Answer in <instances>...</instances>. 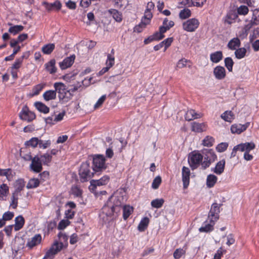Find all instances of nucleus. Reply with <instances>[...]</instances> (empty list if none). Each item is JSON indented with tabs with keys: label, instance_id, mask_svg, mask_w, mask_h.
<instances>
[{
	"label": "nucleus",
	"instance_id": "1",
	"mask_svg": "<svg viewBox=\"0 0 259 259\" xmlns=\"http://www.w3.org/2000/svg\"><path fill=\"white\" fill-rule=\"evenodd\" d=\"M123 200L122 196H111L102 207V213L111 218L114 213H117L120 211Z\"/></svg>",
	"mask_w": 259,
	"mask_h": 259
},
{
	"label": "nucleus",
	"instance_id": "2",
	"mask_svg": "<svg viewBox=\"0 0 259 259\" xmlns=\"http://www.w3.org/2000/svg\"><path fill=\"white\" fill-rule=\"evenodd\" d=\"M96 175H98L95 171L92 170V166H90L89 161H85L81 164L79 170L80 180L81 182L88 181Z\"/></svg>",
	"mask_w": 259,
	"mask_h": 259
},
{
	"label": "nucleus",
	"instance_id": "3",
	"mask_svg": "<svg viewBox=\"0 0 259 259\" xmlns=\"http://www.w3.org/2000/svg\"><path fill=\"white\" fill-rule=\"evenodd\" d=\"M106 168L105 158L103 155H95L93 158L92 170L99 175L100 172Z\"/></svg>",
	"mask_w": 259,
	"mask_h": 259
},
{
	"label": "nucleus",
	"instance_id": "4",
	"mask_svg": "<svg viewBox=\"0 0 259 259\" xmlns=\"http://www.w3.org/2000/svg\"><path fill=\"white\" fill-rule=\"evenodd\" d=\"M203 156L197 151L190 153L188 157V162L192 170L197 168L202 162Z\"/></svg>",
	"mask_w": 259,
	"mask_h": 259
},
{
	"label": "nucleus",
	"instance_id": "5",
	"mask_svg": "<svg viewBox=\"0 0 259 259\" xmlns=\"http://www.w3.org/2000/svg\"><path fill=\"white\" fill-rule=\"evenodd\" d=\"M202 154L204 155V160L201 163V166L205 169L216 160L217 157L212 149H204Z\"/></svg>",
	"mask_w": 259,
	"mask_h": 259
},
{
	"label": "nucleus",
	"instance_id": "6",
	"mask_svg": "<svg viewBox=\"0 0 259 259\" xmlns=\"http://www.w3.org/2000/svg\"><path fill=\"white\" fill-rule=\"evenodd\" d=\"M222 205V204H219L217 203H213L212 204L208 216V219L209 220L210 223H213V224H214V223L219 219L220 207Z\"/></svg>",
	"mask_w": 259,
	"mask_h": 259
},
{
	"label": "nucleus",
	"instance_id": "7",
	"mask_svg": "<svg viewBox=\"0 0 259 259\" xmlns=\"http://www.w3.org/2000/svg\"><path fill=\"white\" fill-rule=\"evenodd\" d=\"M63 246V244L62 242H55L51 248L47 251L42 259H53L55 255L62 249Z\"/></svg>",
	"mask_w": 259,
	"mask_h": 259
},
{
	"label": "nucleus",
	"instance_id": "8",
	"mask_svg": "<svg viewBox=\"0 0 259 259\" xmlns=\"http://www.w3.org/2000/svg\"><path fill=\"white\" fill-rule=\"evenodd\" d=\"M199 22L197 19L192 18L183 23V29L188 32H193L198 27Z\"/></svg>",
	"mask_w": 259,
	"mask_h": 259
},
{
	"label": "nucleus",
	"instance_id": "9",
	"mask_svg": "<svg viewBox=\"0 0 259 259\" xmlns=\"http://www.w3.org/2000/svg\"><path fill=\"white\" fill-rule=\"evenodd\" d=\"M19 117L23 120L30 122L34 119L36 116L34 112L29 111L27 107L25 106L19 113Z\"/></svg>",
	"mask_w": 259,
	"mask_h": 259
},
{
	"label": "nucleus",
	"instance_id": "10",
	"mask_svg": "<svg viewBox=\"0 0 259 259\" xmlns=\"http://www.w3.org/2000/svg\"><path fill=\"white\" fill-rule=\"evenodd\" d=\"M30 168L36 173L40 172L42 170V163L38 156H35L33 158L30 165Z\"/></svg>",
	"mask_w": 259,
	"mask_h": 259
},
{
	"label": "nucleus",
	"instance_id": "11",
	"mask_svg": "<svg viewBox=\"0 0 259 259\" xmlns=\"http://www.w3.org/2000/svg\"><path fill=\"white\" fill-rule=\"evenodd\" d=\"M114 60L115 59L114 56L111 54H108L107 59L106 62V67L103 68L102 70L98 72V75L99 76H101L107 72L114 64Z\"/></svg>",
	"mask_w": 259,
	"mask_h": 259
},
{
	"label": "nucleus",
	"instance_id": "12",
	"mask_svg": "<svg viewBox=\"0 0 259 259\" xmlns=\"http://www.w3.org/2000/svg\"><path fill=\"white\" fill-rule=\"evenodd\" d=\"M190 170L188 167L183 166L182 168V181L184 189L187 188L189 185Z\"/></svg>",
	"mask_w": 259,
	"mask_h": 259
},
{
	"label": "nucleus",
	"instance_id": "13",
	"mask_svg": "<svg viewBox=\"0 0 259 259\" xmlns=\"http://www.w3.org/2000/svg\"><path fill=\"white\" fill-rule=\"evenodd\" d=\"M249 124V122H246L244 124H234L231 127V132L233 134H240L247 129Z\"/></svg>",
	"mask_w": 259,
	"mask_h": 259
},
{
	"label": "nucleus",
	"instance_id": "14",
	"mask_svg": "<svg viewBox=\"0 0 259 259\" xmlns=\"http://www.w3.org/2000/svg\"><path fill=\"white\" fill-rule=\"evenodd\" d=\"M109 181V177L108 176H104L99 180H92L90 183L91 186L96 188L97 186L105 185L107 184Z\"/></svg>",
	"mask_w": 259,
	"mask_h": 259
},
{
	"label": "nucleus",
	"instance_id": "15",
	"mask_svg": "<svg viewBox=\"0 0 259 259\" xmlns=\"http://www.w3.org/2000/svg\"><path fill=\"white\" fill-rule=\"evenodd\" d=\"M75 56L74 55L66 58L62 62L59 63V66L61 69L64 70L70 67L74 62Z\"/></svg>",
	"mask_w": 259,
	"mask_h": 259
},
{
	"label": "nucleus",
	"instance_id": "16",
	"mask_svg": "<svg viewBox=\"0 0 259 259\" xmlns=\"http://www.w3.org/2000/svg\"><path fill=\"white\" fill-rule=\"evenodd\" d=\"M41 239L42 238L40 234H35L31 239L28 240L26 246L30 248H32L33 247L40 244Z\"/></svg>",
	"mask_w": 259,
	"mask_h": 259
},
{
	"label": "nucleus",
	"instance_id": "17",
	"mask_svg": "<svg viewBox=\"0 0 259 259\" xmlns=\"http://www.w3.org/2000/svg\"><path fill=\"white\" fill-rule=\"evenodd\" d=\"M213 74L219 80L224 79L226 76V70L224 67L218 66L214 68Z\"/></svg>",
	"mask_w": 259,
	"mask_h": 259
},
{
	"label": "nucleus",
	"instance_id": "18",
	"mask_svg": "<svg viewBox=\"0 0 259 259\" xmlns=\"http://www.w3.org/2000/svg\"><path fill=\"white\" fill-rule=\"evenodd\" d=\"M191 130L195 133H201L206 130V125L205 123L193 122L191 123Z\"/></svg>",
	"mask_w": 259,
	"mask_h": 259
},
{
	"label": "nucleus",
	"instance_id": "19",
	"mask_svg": "<svg viewBox=\"0 0 259 259\" xmlns=\"http://www.w3.org/2000/svg\"><path fill=\"white\" fill-rule=\"evenodd\" d=\"M203 114L201 113H197L194 110L191 109L186 113L185 119L188 121H191L195 119L202 117Z\"/></svg>",
	"mask_w": 259,
	"mask_h": 259
},
{
	"label": "nucleus",
	"instance_id": "20",
	"mask_svg": "<svg viewBox=\"0 0 259 259\" xmlns=\"http://www.w3.org/2000/svg\"><path fill=\"white\" fill-rule=\"evenodd\" d=\"M42 5L48 11H51L54 10H59L61 7V4L59 1H55L54 3L51 4L44 2Z\"/></svg>",
	"mask_w": 259,
	"mask_h": 259
},
{
	"label": "nucleus",
	"instance_id": "21",
	"mask_svg": "<svg viewBox=\"0 0 259 259\" xmlns=\"http://www.w3.org/2000/svg\"><path fill=\"white\" fill-rule=\"evenodd\" d=\"M55 88V91L56 93L58 92L59 96H63V95L67 91L68 88L62 82H55L54 84Z\"/></svg>",
	"mask_w": 259,
	"mask_h": 259
},
{
	"label": "nucleus",
	"instance_id": "22",
	"mask_svg": "<svg viewBox=\"0 0 259 259\" xmlns=\"http://www.w3.org/2000/svg\"><path fill=\"white\" fill-rule=\"evenodd\" d=\"M240 151L245 152H249V151L255 148V145L253 142H246L239 144Z\"/></svg>",
	"mask_w": 259,
	"mask_h": 259
},
{
	"label": "nucleus",
	"instance_id": "23",
	"mask_svg": "<svg viewBox=\"0 0 259 259\" xmlns=\"http://www.w3.org/2000/svg\"><path fill=\"white\" fill-rule=\"evenodd\" d=\"M225 163L226 162L225 159H223L219 161L217 163L215 167L212 170L217 175L222 174L224 171Z\"/></svg>",
	"mask_w": 259,
	"mask_h": 259
},
{
	"label": "nucleus",
	"instance_id": "24",
	"mask_svg": "<svg viewBox=\"0 0 259 259\" xmlns=\"http://www.w3.org/2000/svg\"><path fill=\"white\" fill-rule=\"evenodd\" d=\"M56 61L55 59H52L45 64L47 71L50 74H53L57 72V68L55 66Z\"/></svg>",
	"mask_w": 259,
	"mask_h": 259
},
{
	"label": "nucleus",
	"instance_id": "25",
	"mask_svg": "<svg viewBox=\"0 0 259 259\" xmlns=\"http://www.w3.org/2000/svg\"><path fill=\"white\" fill-rule=\"evenodd\" d=\"M108 12L112 15L113 18L117 22H120L122 20V14L116 9H111Z\"/></svg>",
	"mask_w": 259,
	"mask_h": 259
},
{
	"label": "nucleus",
	"instance_id": "26",
	"mask_svg": "<svg viewBox=\"0 0 259 259\" xmlns=\"http://www.w3.org/2000/svg\"><path fill=\"white\" fill-rule=\"evenodd\" d=\"M14 229L16 231L20 230L22 229L25 223V220L22 215L17 217L15 220Z\"/></svg>",
	"mask_w": 259,
	"mask_h": 259
},
{
	"label": "nucleus",
	"instance_id": "27",
	"mask_svg": "<svg viewBox=\"0 0 259 259\" xmlns=\"http://www.w3.org/2000/svg\"><path fill=\"white\" fill-rule=\"evenodd\" d=\"M25 185V182L23 179H20L18 180L15 182V190L13 193L19 195V193L21 192V191L23 190Z\"/></svg>",
	"mask_w": 259,
	"mask_h": 259
},
{
	"label": "nucleus",
	"instance_id": "28",
	"mask_svg": "<svg viewBox=\"0 0 259 259\" xmlns=\"http://www.w3.org/2000/svg\"><path fill=\"white\" fill-rule=\"evenodd\" d=\"M241 42L238 37L233 38L229 41L228 44V47L231 50H236L237 47H239Z\"/></svg>",
	"mask_w": 259,
	"mask_h": 259
},
{
	"label": "nucleus",
	"instance_id": "29",
	"mask_svg": "<svg viewBox=\"0 0 259 259\" xmlns=\"http://www.w3.org/2000/svg\"><path fill=\"white\" fill-rule=\"evenodd\" d=\"M35 108L40 112L48 113L49 112L50 109L45 104L40 102H36L34 103Z\"/></svg>",
	"mask_w": 259,
	"mask_h": 259
},
{
	"label": "nucleus",
	"instance_id": "30",
	"mask_svg": "<svg viewBox=\"0 0 259 259\" xmlns=\"http://www.w3.org/2000/svg\"><path fill=\"white\" fill-rule=\"evenodd\" d=\"M149 24L148 20H144V19H142L141 22L134 28V31L138 33H140L146 28L147 25Z\"/></svg>",
	"mask_w": 259,
	"mask_h": 259
},
{
	"label": "nucleus",
	"instance_id": "31",
	"mask_svg": "<svg viewBox=\"0 0 259 259\" xmlns=\"http://www.w3.org/2000/svg\"><path fill=\"white\" fill-rule=\"evenodd\" d=\"M221 116L225 121L229 122H231L235 118V115L231 111H225Z\"/></svg>",
	"mask_w": 259,
	"mask_h": 259
},
{
	"label": "nucleus",
	"instance_id": "32",
	"mask_svg": "<svg viewBox=\"0 0 259 259\" xmlns=\"http://www.w3.org/2000/svg\"><path fill=\"white\" fill-rule=\"evenodd\" d=\"M223 58V53L221 51H217L210 54V60L213 63L219 62Z\"/></svg>",
	"mask_w": 259,
	"mask_h": 259
},
{
	"label": "nucleus",
	"instance_id": "33",
	"mask_svg": "<svg viewBox=\"0 0 259 259\" xmlns=\"http://www.w3.org/2000/svg\"><path fill=\"white\" fill-rule=\"evenodd\" d=\"M56 95V91L54 90H49L44 93L43 97L46 101H48L55 99Z\"/></svg>",
	"mask_w": 259,
	"mask_h": 259
},
{
	"label": "nucleus",
	"instance_id": "34",
	"mask_svg": "<svg viewBox=\"0 0 259 259\" xmlns=\"http://www.w3.org/2000/svg\"><path fill=\"white\" fill-rule=\"evenodd\" d=\"M82 85L83 81L81 83L78 82L76 84L69 85L68 87H67V88H68L67 92L73 94V93L78 91L80 88L82 87Z\"/></svg>",
	"mask_w": 259,
	"mask_h": 259
},
{
	"label": "nucleus",
	"instance_id": "35",
	"mask_svg": "<svg viewBox=\"0 0 259 259\" xmlns=\"http://www.w3.org/2000/svg\"><path fill=\"white\" fill-rule=\"evenodd\" d=\"M217 177L213 175H209L207 177L206 185L208 188L212 187L216 183Z\"/></svg>",
	"mask_w": 259,
	"mask_h": 259
},
{
	"label": "nucleus",
	"instance_id": "36",
	"mask_svg": "<svg viewBox=\"0 0 259 259\" xmlns=\"http://www.w3.org/2000/svg\"><path fill=\"white\" fill-rule=\"evenodd\" d=\"M133 211V207L130 205H124L123 207V218L126 220Z\"/></svg>",
	"mask_w": 259,
	"mask_h": 259
},
{
	"label": "nucleus",
	"instance_id": "37",
	"mask_svg": "<svg viewBox=\"0 0 259 259\" xmlns=\"http://www.w3.org/2000/svg\"><path fill=\"white\" fill-rule=\"evenodd\" d=\"M55 45L54 44H49L45 45L41 49L42 53L45 54H50L55 49Z\"/></svg>",
	"mask_w": 259,
	"mask_h": 259
},
{
	"label": "nucleus",
	"instance_id": "38",
	"mask_svg": "<svg viewBox=\"0 0 259 259\" xmlns=\"http://www.w3.org/2000/svg\"><path fill=\"white\" fill-rule=\"evenodd\" d=\"M24 26L22 25H14L10 27L9 29V32L13 35H16L24 29Z\"/></svg>",
	"mask_w": 259,
	"mask_h": 259
},
{
	"label": "nucleus",
	"instance_id": "39",
	"mask_svg": "<svg viewBox=\"0 0 259 259\" xmlns=\"http://www.w3.org/2000/svg\"><path fill=\"white\" fill-rule=\"evenodd\" d=\"M71 194L76 197H81L82 194V190L77 185L72 186L71 189Z\"/></svg>",
	"mask_w": 259,
	"mask_h": 259
},
{
	"label": "nucleus",
	"instance_id": "40",
	"mask_svg": "<svg viewBox=\"0 0 259 259\" xmlns=\"http://www.w3.org/2000/svg\"><path fill=\"white\" fill-rule=\"evenodd\" d=\"M39 181L38 179H31L26 185L27 189H32L37 187L39 185Z\"/></svg>",
	"mask_w": 259,
	"mask_h": 259
},
{
	"label": "nucleus",
	"instance_id": "41",
	"mask_svg": "<svg viewBox=\"0 0 259 259\" xmlns=\"http://www.w3.org/2000/svg\"><path fill=\"white\" fill-rule=\"evenodd\" d=\"M246 53V49L245 48H241L236 50L235 55L237 59H240L245 56Z\"/></svg>",
	"mask_w": 259,
	"mask_h": 259
},
{
	"label": "nucleus",
	"instance_id": "42",
	"mask_svg": "<svg viewBox=\"0 0 259 259\" xmlns=\"http://www.w3.org/2000/svg\"><path fill=\"white\" fill-rule=\"evenodd\" d=\"M149 219L147 217L143 219L138 225V230L140 231H144L148 226Z\"/></svg>",
	"mask_w": 259,
	"mask_h": 259
},
{
	"label": "nucleus",
	"instance_id": "43",
	"mask_svg": "<svg viewBox=\"0 0 259 259\" xmlns=\"http://www.w3.org/2000/svg\"><path fill=\"white\" fill-rule=\"evenodd\" d=\"M73 96V94L66 92L63 96H59V98L62 103H66L72 99Z\"/></svg>",
	"mask_w": 259,
	"mask_h": 259
},
{
	"label": "nucleus",
	"instance_id": "44",
	"mask_svg": "<svg viewBox=\"0 0 259 259\" xmlns=\"http://www.w3.org/2000/svg\"><path fill=\"white\" fill-rule=\"evenodd\" d=\"M164 200L163 199H155L154 200H153L151 202V206L156 208H159L162 207L164 203Z\"/></svg>",
	"mask_w": 259,
	"mask_h": 259
},
{
	"label": "nucleus",
	"instance_id": "45",
	"mask_svg": "<svg viewBox=\"0 0 259 259\" xmlns=\"http://www.w3.org/2000/svg\"><path fill=\"white\" fill-rule=\"evenodd\" d=\"M39 157L41 163L42 162L45 165H48L51 162L52 158V156L48 153L44 154Z\"/></svg>",
	"mask_w": 259,
	"mask_h": 259
},
{
	"label": "nucleus",
	"instance_id": "46",
	"mask_svg": "<svg viewBox=\"0 0 259 259\" xmlns=\"http://www.w3.org/2000/svg\"><path fill=\"white\" fill-rule=\"evenodd\" d=\"M39 142V139L37 138H32L29 141H27L25 143L26 146H31L33 148L36 147Z\"/></svg>",
	"mask_w": 259,
	"mask_h": 259
},
{
	"label": "nucleus",
	"instance_id": "47",
	"mask_svg": "<svg viewBox=\"0 0 259 259\" xmlns=\"http://www.w3.org/2000/svg\"><path fill=\"white\" fill-rule=\"evenodd\" d=\"M191 11L188 9H184L181 10L179 13V17L181 19H186L191 16Z\"/></svg>",
	"mask_w": 259,
	"mask_h": 259
},
{
	"label": "nucleus",
	"instance_id": "48",
	"mask_svg": "<svg viewBox=\"0 0 259 259\" xmlns=\"http://www.w3.org/2000/svg\"><path fill=\"white\" fill-rule=\"evenodd\" d=\"M45 85L46 84L45 83H39L35 85L32 90V96H36L38 95L40 92L45 87Z\"/></svg>",
	"mask_w": 259,
	"mask_h": 259
},
{
	"label": "nucleus",
	"instance_id": "49",
	"mask_svg": "<svg viewBox=\"0 0 259 259\" xmlns=\"http://www.w3.org/2000/svg\"><path fill=\"white\" fill-rule=\"evenodd\" d=\"M9 192V187L8 186L3 184L0 186V200L3 199V197L7 195Z\"/></svg>",
	"mask_w": 259,
	"mask_h": 259
},
{
	"label": "nucleus",
	"instance_id": "50",
	"mask_svg": "<svg viewBox=\"0 0 259 259\" xmlns=\"http://www.w3.org/2000/svg\"><path fill=\"white\" fill-rule=\"evenodd\" d=\"M214 143V139L212 137L206 136L202 141V144L204 146L211 147Z\"/></svg>",
	"mask_w": 259,
	"mask_h": 259
},
{
	"label": "nucleus",
	"instance_id": "51",
	"mask_svg": "<svg viewBox=\"0 0 259 259\" xmlns=\"http://www.w3.org/2000/svg\"><path fill=\"white\" fill-rule=\"evenodd\" d=\"M18 194L14 193H13L12 194L10 206H11L13 209H16L18 206Z\"/></svg>",
	"mask_w": 259,
	"mask_h": 259
},
{
	"label": "nucleus",
	"instance_id": "52",
	"mask_svg": "<svg viewBox=\"0 0 259 259\" xmlns=\"http://www.w3.org/2000/svg\"><path fill=\"white\" fill-rule=\"evenodd\" d=\"M179 4L180 8L185 6L189 7L194 6V2L192 0H179Z\"/></svg>",
	"mask_w": 259,
	"mask_h": 259
},
{
	"label": "nucleus",
	"instance_id": "53",
	"mask_svg": "<svg viewBox=\"0 0 259 259\" xmlns=\"http://www.w3.org/2000/svg\"><path fill=\"white\" fill-rule=\"evenodd\" d=\"M225 65L229 71H232L234 62L231 57H227L224 60Z\"/></svg>",
	"mask_w": 259,
	"mask_h": 259
},
{
	"label": "nucleus",
	"instance_id": "54",
	"mask_svg": "<svg viewBox=\"0 0 259 259\" xmlns=\"http://www.w3.org/2000/svg\"><path fill=\"white\" fill-rule=\"evenodd\" d=\"M214 224L213 223H210L209 224H206L204 226H202L199 229L200 232H208L213 230V226Z\"/></svg>",
	"mask_w": 259,
	"mask_h": 259
},
{
	"label": "nucleus",
	"instance_id": "55",
	"mask_svg": "<svg viewBox=\"0 0 259 259\" xmlns=\"http://www.w3.org/2000/svg\"><path fill=\"white\" fill-rule=\"evenodd\" d=\"M161 183V178L160 176H157L153 181L152 183V187L154 189L158 188L159 185Z\"/></svg>",
	"mask_w": 259,
	"mask_h": 259
},
{
	"label": "nucleus",
	"instance_id": "56",
	"mask_svg": "<svg viewBox=\"0 0 259 259\" xmlns=\"http://www.w3.org/2000/svg\"><path fill=\"white\" fill-rule=\"evenodd\" d=\"M185 254V251L182 248H178L174 252V257L176 259H179Z\"/></svg>",
	"mask_w": 259,
	"mask_h": 259
},
{
	"label": "nucleus",
	"instance_id": "57",
	"mask_svg": "<svg viewBox=\"0 0 259 259\" xmlns=\"http://www.w3.org/2000/svg\"><path fill=\"white\" fill-rule=\"evenodd\" d=\"M14 216V212L8 211L3 214L2 219L4 220V222H6L7 221L11 220Z\"/></svg>",
	"mask_w": 259,
	"mask_h": 259
},
{
	"label": "nucleus",
	"instance_id": "58",
	"mask_svg": "<svg viewBox=\"0 0 259 259\" xmlns=\"http://www.w3.org/2000/svg\"><path fill=\"white\" fill-rule=\"evenodd\" d=\"M168 22V19L165 18L163 21V25L162 26L164 27L166 31L168 30L170 28L174 26V22L172 21H169L168 22V25H167V22Z\"/></svg>",
	"mask_w": 259,
	"mask_h": 259
},
{
	"label": "nucleus",
	"instance_id": "59",
	"mask_svg": "<svg viewBox=\"0 0 259 259\" xmlns=\"http://www.w3.org/2000/svg\"><path fill=\"white\" fill-rule=\"evenodd\" d=\"M257 25V22L251 21L247 24L245 25L243 28L245 33L247 34L248 31L252 27L253 25Z\"/></svg>",
	"mask_w": 259,
	"mask_h": 259
},
{
	"label": "nucleus",
	"instance_id": "60",
	"mask_svg": "<svg viewBox=\"0 0 259 259\" xmlns=\"http://www.w3.org/2000/svg\"><path fill=\"white\" fill-rule=\"evenodd\" d=\"M70 222L67 220H61L58 224V229L59 230H63L68 226Z\"/></svg>",
	"mask_w": 259,
	"mask_h": 259
},
{
	"label": "nucleus",
	"instance_id": "61",
	"mask_svg": "<svg viewBox=\"0 0 259 259\" xmlns=\"http://www.w3.org/2000/svg\"><path fill=\"white\" fill-rule=\"evenodd\" d=\"M228 146L227 143H221L219 144L216 147L217 150L219 152L225 151Z\"/></svg>",
	"mask_w": 259,
	"mask_h": 259
},
{
	"label": "nucleus",
	"instance_id": "62",
	"mask_svg": "<svg viewBox=\"0 0 259 259\" xmlns=\"http://www.w3.org/2000/svg\"><path fill=\"white\" fill-rule=\"evenodd\" d=\"M238 13L240 15H246L248 12V8L246 6H241L238 8Z\"/></svg>",
	"mask_w": 259,
	"mask_h": 259
},
{
	"label": "nucleus",
	"instance_id": "63",
	"mask_svg": "<svg viewBox=\"0 0 259 259\" xmlns=\"http://www.w3.org/2000/svg\"><path fill=\"white\" fill-rule=\"evenodd\" d=\"M106 96L105 95L101 96V97L98 100V101L95 104L94 108L97 109L100 108L102 106L105 100H106Z\"/></svg>",
	"mask_w": 259,
	"mask_h": 259
},
{
	"label": "nucleus",
	"instance_id": "64",
	"mask_svg": "<svg viewBox=\"0 0 259 259\" xmlns=\"http://www.w3.org/2000/svg\"><path fill=\"white\" fill-rule=\"evenodd\" d=\"M9 170L7 172L6 178L9 181H11L13 179L14 177L16 175V172L11 168H8Z\"/></svg>",
	"mask_w": 259,
	"mask_h": 259
}]
</instances>
